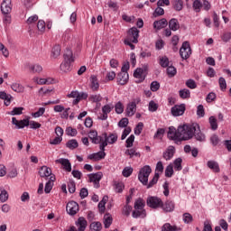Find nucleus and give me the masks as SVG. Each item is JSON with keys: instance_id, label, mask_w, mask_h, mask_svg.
Listing matches in <instances>:
<instances>
[{"instance_id": "1", "label": "nucleus", "mask_w": 231, "mask_h": 231, "mask_svg": "<svg viewBox=\"0 0 231 231\" xmlns=\"http://www.w3.org/2000/svg\"><path fill=\"white\" fill-rule=\"evenodd\" d=\"M194 131H196L194 124L179 125L177 129L174 126H170L168 138L175 142L177 145H180L182 142L192 140L194 138Z\"/></svg>"}, {"instance_id": "2", "label": "nucleus", "mask_w": 231, "mask_h": 231, "mask_svg": "<svg viewBox=\"0 0 231 231\" xmlns=\"http://www.w3.org/2000/svg\"><path fill=\"white\" fill-rule=\"evenodd\" d=\"M64 62L60 66L62 73H68L71 71V62H75V57H73V51L67 48L63 54Z\"/></svg>"}, {"instance_id": "3", "label": "nucleus", "mask_w": 231, "mask_h": 231, "mask_svg": "<svg viewBox=\"0 0 231 231\" xmlns=\"http://www.w3.org/2000/svg\"><path fill=\"white\" fill-rule=\"evenodd\" d=\"M151 172H152V169L151 166L145 165L143 166L138 173V180L143 185H147L149 183V176H151Z\"/></svg>"}, {"instance_id": "4", "label": "nucleus", "mask_w": 231, "mask_h": 231, "mask_svg": "<svg viewBox=\"0 0 231 231\" xmlns=\"http://www.w3.org/2000/svg\"><path fill=\"white\" fill-rule=\"evenodd\" d=\"M180 55L182 60H187L192 55V49L190 48V43L189 42H184L180 49Z\"/></svg>"}, {"instance_id": "5", "label": "nucleus", "mask_w": 231, "mask_h": 231, "mask_svg": "<svg viewBox=\"0 0 231 231\" xmlns=\"http://www.w3.org/2000/svg\"><path fill=\"white\" fill-rule=\"evenodd\" d=\"M149 69L148 65H143L142 68H137L134 71V79H139L138 82H143L147 77V71Z\"/></svg>"}, {"instance_id": "6", "label": "nucleus", "mask_w": 231, "mask_h": 231, "mask_svg": "<svg viewBox=\"0 0 231 231\" xmlns=\"http://www.w3.org/2000/svg\"><path fill=\"white\" fill-rule=\"evenodd\" d=\"M89 178V182L94 184L95 189H100V180L104 178V173L98 171L96 173H90L88 175Z\"/></svg>"}, {"instance_id": "7", "label": "nucleus", "mask_w": 231, "mask_h": 231, "mask_svg": "<svg viewBox=\"0 0 231 231\" xmlns=\"http://www.w3.org/2000/svg\"><path fill=\"white\" fill-rule=\"evenodd\" d=\"M146 204L150 208H160V207H163V201L158 197H148Z\"/></svg>"}, {"instance_id": "8", "label": "nucleus", "mask_w": 231, "mask_h": 231, "mask_svg": "<svg viewBox=\"0 0 231 231\" xmlns=\"http://www.w3.org/2000/svg\"><path fill=\"white\" fill-rule=\"evenodd\" d=\"M195 131H193V138L197 142H200V143H203V142L207 141V136L201 132V128H199V125L194 124Z\"/></svg>"}, {"instance_id": "9", "label": "nucleus", "mask_w": 231, "mask_h": 231, "mask_svg": "<svg viewBox=\"0 0 231 231\" xmlns=\"http://www.w3.org/2000/svg\"><path fill=\"white\" fill-rule=\"evenodd\" d=\"M138 37H140V31L138 30V28L132 27L131 29H129L128 39H130V41L134 42V44H138Z\"/></svg>"}, {"instance_id": "10", "label": "nucleus", "mask_w": 231, "mask_h": 231, "mask_svg": "<svg viewBox=\"0 0 231 231\" xmlns=\"http://www.w3.org/2000/svg\"><path fill=\"white\" fill-rule=\"evenodd\" d=\"M140 101V98H136L135 101L127 105L125 109L126 116H134V113H136V104H139Z\"/></svg>"}, {"instance_id": "11", "label": "nucleus", "mask_w": 231, "mask_h": 231, "mask_svg": "<svg viewBox=\"0 0 231 231\" xmlns=\"http://www.w3.org/2000/svg\"><path fill=\"white\" fill-rule=\"evenodd\" d=\"M0 8L3 15H8V14H12V0H4Z\"/></svg>"}, {"instance_id": "12", "label": "nucleus", "mask_w": 231, "mask_h": 231, "mask_svg": "<svg viewBox=\"0 0 231 231\" xmlns=\"http://www.w3.org/2000/svg\"><path fill=\"white\" fill-rule=\"evenodd\" d=\"M67 212L68 214H69V216H75L77 214V212H79V203H77L76 201H69L67 204Z\"/></svg>"}, {"instance_id": "13", "label": "nucleus", "mask_w": 231, "mask_h": 231, "mask_svg": "<svg viewBox=\"0 0 231 231\" xmlns=\"http://www.w3.org/2000/svg\"><path fill=\"white\" fill-rule=\"evenodd\" d=\"M185 113V104L176 105L171 107L172 116H181Z\"/></svg>"}, {"instance_id": "14", "label": "nucleus", "mask_w": 231, "mask_h": 231, "mask_svg": "<svg viewBox=\"0 0 231 231\" xmlns=\"http://www.w3.org/2000/svg\"><path fill=\"white\" fill-rule=\"evenodd\" d=\"M113 109H115V106L113 105H105L102 107L103 115H101V116L99 117V120H107V115H109V113H111Z\"/></svg>"}, {"instance_id": "15", "label": "nucleus", "mask_w": 231, "mask_h": 231, "mask_svg": "<svg viewBox=\"0 0 231 231\" xmlns=\"http://www.w3.org/2000/svg\"><path fill=\"white\" fill-rule=\"evenodd\" d=\"M129 80V74L127 72H120L117 74V82L120 86H125Z\"/></svg>"}, {"instance_id": "16", "label": "nucleus", "mask_w": 231, "mask_h": 231, "mask_svg": "<svg viewBox=\"0 0 231 231\" xmlns=\"http://www.w3.org/2000/svg\"><path fill=\"white\" fill-rule=\"evenodd\" d=\"M105 142H106L107 143H110L111 145H113V143H116V142L118 141V134H110L107 136L106 133L103 134Z\"/></svg>"}, {"instance_id": "17", "label": "nucleus", "mask_w": 231, "mask_h": 231, "mask_svg": "<svg viewBox=\"0 0 231 231\" xmlns=\"http://www.w3.org/2000/svg\"><path fill=\"white\" fill-rule=\"evenodd\" d=\"M89 80H90V84H89L90 89H92V91H98L100 88V84L98 83V79L97 78V76L95 75L90 76Z\"/></svg>"}, {"instance_id": "18", "label": "nucleus", "mask_w": 231, "mask_h": 231, "mask_svg": "<svg viewBox=\"0 0 231 231\" xmlns=\"http://www.w3.org/2000/svg\"><path fill=\"white\" fill-rule=\"evenodd\" d=\"M175 152H176V148H174V146H169L167 150L163 152L162 156L166 161L172 160Z\"/></svg>"}, {"instance_id": "19", "label": "nucleus", "mask_w": 231, "mask_h": 231, "mask_svg": "<svg viewBox=\"0 0 231 231\" xmlns=\"http://www.w3.org/2000/svg\"><path fill=\"white\" fill-rule=\"evenodd\" d=\"M56 163H60L67 172H71V162H69V159H58L56 160Z\"/></svg>"}, {"instance_id": "20", "label": "nucleus", "mask_w": 231, "mask_h": 231, "mask_svg": "<svg viewBox=\"0 0 231 231\" xmlns=\"http://www.w3.org/2000/svg\"><path fill=\"white\" fill-rule=\"evenodd\" d=\"M104 158H106V152H97L88 156V160H93L94 162H100Z\"/></svg>"}, {"instance_id": "21", "label": "nucleus", "mask_w": 231, "mask_h": 231, "mask_svg": "<svg viewBox=\"0 0 231 231\" xmlns=\"http://www.w3.org/2000/svg\"><path fill=\"white\" fill-rule=\"evenodd\" d=\"M76 226H79V231L86 230V227L88 226V220L83 217H79L78 221H76Z\"/></svg>"}, {"instance_id": "22", "label": "nucleus", "mask_w": 231, "mask_h": 231, "mask_svg": "<svg viewBox=\"0 0 231 231\" xmlns=\"http://www.w3.org/2000/svg\"><path fill=\"white\" fill-rule=\"evenodd\" d=\"M39 174L41 178H48L51 176V168L48 166H42L39 171Z\"/></svg>"}, {"instance_id": "23", "label": "nucleus", "mask_w": 231, "mask_h": 231, "mask_svg": "<svg viewBox=\"0 0 231 231\" xmlns=\"http://www.w3.org/2000/svg\"><path fill=\"white\" fill-rule=\"evenodd\" d=\"M167 24H168L167 19L162 18V19H161L159 21H155L153 23V28H155L156 30H162L163 28H166Z\"/></svg>"}, {"instance_id": "24", "label": "nucleus", "mask_w": 231, "mask_h": 231, "mask_svg": "<svg viewBox=\"0 0 231 231\" xmlns=\"http://www.w3.org/2000/svg\"><path fill=\"white\" fill-rule=\"evenodd\" d=\"M161 208L164 210V212H172L174 210V202L171 200H167L165 204L162 203Z\"/></svg>"}, {"instance_id": "25", "label": "nucleus", "mask_w": 231, "mask_h": 231, "mask_svg": "<svg viewBox=\"0 0 231 231\" xmlns=\"http://www.w3.org/2000/svg\"><path fill=\"white\" fill-rule=\"evenodd\" d=\"M169 28L172 30V32H178V30H180V22H178V19L172 18L170 20Z\"/></svg>"}, {"instance_id": "26", "label": "nucleus", "mask_w": 231, "mask_h": 231, "mask_svg": "<svg viewBox=\"0 0 231 231\" xmlns=\"http://www.w3.org/2000/svg\"><path fill=\"white\" fill-rule=\"evenodd\" d=\"M69 98H75L72 101L74 106H77L80 102V93L79 91H72L70 94L68 95Z\"/></svg>"}, {"instance_id": "27", "label": "nucleus", "mask_w": 231, "mask_h": 231, "mask_svg": "<svg viewBox=\"0 0 231 231\" xmlns=\"http://www.w3.org/2000/svg\"><path fill=\"white\" fill-rule=\"evenodd\" d=\"M108 199L109 197L104 196L102 200L98 203V208L101 214H104V212H106V204L107 203Z\"/></svg>"}, {"instance_id": "28", "label": "nucleus", "mask_w": 231, "mask_h": 231, "mask_svg": "<svg viewBox=\"0 0 231 231\" xmlns=\"http://www.w3.org/2000/svg\"><path fill=\"white\" fill-rule=\"evenodd\" d=\"M171 4L176 12L183 10V0H173Z\"/></svg>"}, {"instance_id": "29", "label": "nucleus", "mask_w": 231, "mask_h": 231, "mask_svg": "<svg viewBox=\"0 0 231 231\" xmlns=\"http://www.w3.org/2000/svg\"><path fill=\"white\" fill-rule=\"evenodd\" d=\"M208 167L211 169L213 172H219V163L216 161H208Z\"/></svg>"}, {"instance_id": "30", "label": "nucleus", "mask_w": 231, "mask_h": 231, "mask_svg": "<svg viewBox=\"0 0 231 231\" xmlns=\"http://www.w3.org/2000/svg\"><path fill=\"white\" fill-rule=\"evenodd\" d=\"M0 201L1 203H6V201H8V191H6V189H5V188L1 187L0 188Z\"/></svg>"}, {"instance_id": "31", "label": "nucleus", "mask_w": 231, "mask_h": 231, "mask_svg": "<svg viewBox=\"0 0 231 231\" xmlns=\"http://www.w3.org/2000/svg\"><path fill=\"white\" fill-rule=\"evenodd\" d=\"M51 59H59L60 57V45H55L51 50Z\"/></svg>"}, {"instance_id": "32", "label": "nucleus", "mask_w": 231, "mask_h": 231, "mask_svg": "<svg viewBox=\"0 0 231 231\" xmlns=\"http://www.w3.org/2000/svg\"><path fill=\"white\" fill-rule=\"evenodd\" d=\"M0 98L5 100V106H9L12 102V95H7L6 92H0Z\"/></svg>"}, {"instance_id": "33", "label": "nucleus", "mask_w": 231, "mask_h": 231, "mask_svg": "<svg viewBox=\"0 0 231 231\" xmlns=\"http://www.w3.org/2000/svg\"><path fill=\"white\" fill-rule=\"evenodd\" d=\"M179 230H181V228H178V226H171V225L169 224V223H166V224H164V225L162 226V231H179Z\"/></svg>"}, {"instance_id": "34", "label": "nucleus", "mask_w": 231, "mask_h": 231, "mask_svg": "<svg viewBox=\"0 0 231 231\" xmlns=\"http://www.w3.org/2000/svg\"><path fill=\"white\" fill-rule=\"evenodd\" d=\"M66 147L73 151V149H77V147H79V142L77 141V139L69 140L66 143Z\"/></svg>"}, {"instance_id": "35", "label": "nucleus", "mask_w": 231, "mask_h": 231, "mask_svg": "<svg viewBox=\"0 0 231 231\" xmlns=\"http://www.w3.org/2000/svg\"><path fill=\"white\" fill-rule=\"evenodd\" d=\"M158 180H160V173L155 172L152 180L147 183V189H152V187H154L158 183Z\"/></svg>"}, {"instance_id": "36", "label": "nucleus", "mask_w": 231, "mask_h": 231, "mask_svg": "<svg viewBox=\"0 0 231 231\" xmlns=\"http://www.w3.org/2000/svg\"><path fill=\"white\" fill-rule=\"evenodd\" d=\"M11 88L13 89V91H15L16 93H24V88L23 87V85L19 83H13L11 85Z\"/></svg>"}, {"instance_id": "37", "label": "nucleus", "mask_w": 231, "mask_h": 231, "mask_svg": "<svg viewBox=\"0 0 231 231\" xmlns=\"http://www.w3.org/2000/svg\"><path fill=\"white\" fill-rule=\"evenodd\" d=\"M104 219L105 228H109V226H111V225L113 224V217H111V215L106 214L104 216Z\"/></svg>"}, {"instance_id": "38", "label": "nucleus", "mask_w": 231, "mask_h": 231, "mask_svg": "<svg viewBox=\"0 0 231 231\" xmlns=\"http://www.w3.org/2000/svg\"><path fill=\"white\" fill-rule=\"evenodd\" d=\"M28 125H30V119L20 120L18 121L16 129H24L25 127H28Z\"/></svg>"}, {"instance_id": "39", "label": "nucleus", "mask_w": 231, "mask_h": 231, "mask_svg": "<svg viewBox=\"0 0 231 231\" xmlns=\"http://www.w3.org/2000/svg\"><path fill=\"white\" fill-rule=\"evenodd\" d=\"M201 8H203V4L199 0H195L193 2V10L197 12V14H199L201 12Z\"/></svg>"}, {"instance_id": "40", "label": "nucleus", "mask_w": 231, "mask_h": 231, "mask_svg": "<svg viewBox=\"0 0 231 231\" xmlns=\"http://www.w3.org/2000/svg\"><path fill=\"white\" fill-rule=\"evenodd\" d=\"M172 174H174V166L170 164L165 169V176L166 178H172Z\"/></svg>"}, {"instance_id": "41", "label": "nucleus", "mask_w": 231, "mask_h": 231, "mask_svg": "<svg viewBox=\"0 0 231 231\" xmlns=\"http://www.w3.org/2000/svg\"><path fill=\"white\" fill-rule=\"evenodd\" d=\"M100 230H102V223L92 222L90 224V231H100Z\"/></svg>"}, {"instance_id": "42", "label": "nucleus", "mask_w": 231, "mask_h": 231, "mask_svg": "<svg viewBox=\"0 0 231 231\" xmlns=\"http://www.w3.org/2000/svg\"><path fill=\"white\" fill-rule=\"evenodd\" d=\"M183 160L181 158H177L174 162H173V165H174V169L175 171H181V169H183V167L181 166Z\"/></svg>"}, {"instance_id": "43", "label": "nucleus", "mask_w": 231, "mask_h": 231, "mask_svg": "<svg viewBox=\"0 0 231 231\" xmlns=\"http://www.w3.org/2000/svg\"><path fill=\"white\" fill-rule=\"evenodd\" d=\"M179 95L180 97V98H189L190 97V90L184 88V89H180L179 91Z\"/></svg>"}, {"instance_id": "44", "label": "nucleus", "mask_w": 231, "mask_h": 231, "mask_svg": "<svg viewBox=\"0 0 231 231\" xmlns=\"http://www.w3.org/2000/svg\"><path fill=\"white\" fill-rule=\"evenodd\" d=\"M29 69L32 73H41L42 71V66L39 64L30 65Z\"/></svg>"}, {"instance_id": "45", "label": "nucleus", "mask_w": 231, "mask_h": 231, "mask_svg": "<svg viewBox=\"0 0 231 231\" xmlns=\"http://www.w3.org/2000/svg\"><path fill=\"white\" fill-rule=\"evenodd\" d=\"M163 134H165V129L164 128H159L155 134L153 135L154 140H162L163 138Z\"/></svg>"}, {"instance_id": "46", "label": "nucleus", "mask_w": 231, "mask_h": 231, "mask_svg": "<svg viewBox=\"0 0 231 231\" xmlns=\"http://www.w3.org/2000/svg\"><path fill=\"white\" fill-rule=\"evenodd\" d=\"M68 189L70 194H75V191L77 190V185L75 184V180L69 181Z\"/></svg>"}, {"instance_id": "47", "label": "nucleus", "mask_w": 231, "mask_h": 231, "mask_svg": "<svg viewBox=\"0 0 231 231\" xmlns=\"http://www.w3.org/2000/svg\"><path fill=\"white\" fill-rule=\"evenodd\" d=\"M115 110L117 115H122V113H124V104H122L120 101L117 102L115 105Z\"/></svg>"}, {"instance_id": "48", "label": "nucleus", "mask_w": 231, "mask_h": 231, "mask_svg": "<svg viewBox=\"0 0 231 231\" xmlns=\"http://www.w3.org/2000/svg\"><path fill=\"white\" fill-rule=\"evenodd\" d=\"M209 124L212 131H217V119H216L214 116L209 117Z\"/></svg>"}, {"instance_id": "49", "label": "nucleus", "mask_w": 231, "mask_h": 231, "mask_svg": "<svg viewBox=\"0 0 231 231\" xmlns=\"http://www.w3.org/2000/svg\"><path fill=\"white\" fill-rule=\"evenodd\" d=\"M133 217L138 218V217H145V210H134L132 213Z\"/></svg>"}, {"instance_id": "50", "label": "nucleus", "mask_w": 231, "mask_h": 231, "mask_svg": "<svg viewBox=\"0 0 231 231\" xmlns=\"http://www.w3.org/2000/svg\"><path fill=\"white\" fill-rule=\"evenodd\" d=\"M148 109L151 113H155V111H158V104H156V102L154 101H150L149 102V106H148Z\"/></svg>"}, {"instance_id": "51", "label": "nucleus", "mask_w": 231, "mask_h": 231, "mask_svg": "<svg viewBox=\"0 0 231 231\" xmlns=\"http://www.w3.org/2000/svg\"><path fill=\"white\" fill-rule=\"evenodd\" d=\"M142 131H143V123L140 122L134 128V134L140 136V134H142Z\"/></svg>"}, {"instance_id": "52", "label": "nucleus", "mask_w": 231, "mask_h": 231, "mask_svg": "<svg viewBox=\"0 0 231 231\" xmlns=\"http://www.w3.org/2000/svg\"><path fill=\"white\" fill-rule=\"evenodd\" d=\"M210 142L212 145L216 147L217 145H219V143L221 142V140H219V136H217V134H213L210 137Z\"/></svg>"}, {"instance_id": "53", "label": "nucleus", "mask_w": 231, "mask_h": 231, "mask_svg": "<svg viewBox=\"0 0 231 231\" xmlns=\"http://www.w3.org/2000/svg\"><path fill=\"white\" fill-rule=\"evenodd\" d=\"M23 111H24V107H14L10 113L9 115H11V116H15L17 115H21L23 113Z\"/></svg>"}, {"instance_id": "54", "label": "nucleus", "mask_w": 231, "mask_h": 231, "mask_svg": "<svg viewBox=\"0 0 231 231\" xmlns=\"http://www.w3.org/2000/svg\"><path fill=\"white\" fill-rule=\"evenodd\" d=\"M176 73H177V70L174 68V66L171 65V66L167 67V74L169 77H171V78L175 77Z\"/></svg>"}, {"instance_id": "55", "label": "nucleus", "mask_w": 231, "mask_h": 231, "mask_svg": "<svg viewBox=\"0 0 231 231\" xmlns=\"http://www.w3.org/2000/svg\"><path fill=\"white\" fill-rule=\"evenodd\" d=\"M218 84L221 91H225L226 89V79H225V78L220 77L218 79Z\"/></svg>"}, {"instance_id": "56", "label": "nucleus", "mask_w": 231, "mask_h": 231, "mask_svg": "<svg viewBox=\"0 0 231 231\" xmlns=\"http://www.w3.org/2000/svg\"><path fill=\"white\" fill-rule=\"evenodd\" d=\"M122 174L125 178H129V176H131V174H133V167H125L123 170Z\"/></svg>"}, {"instance_id": "57", "label": "nucleus", "mask_w": 231, "mask_h": 231, "mask_svg": "<svg viewBox=\"0 0 231 231\" xmlns=\"http://www.w3.org/2000/svg\"><path fill=\"white\" fill-rule=\"evenodd\" d=\"M193 220H194V218L192 217V215H190V213H184L183 214V221L187 225H189V223H192Z\"/></svg>"}, {"instance_id": "58", "label": "nucleus", "mask_w": 231, "mask_h": 231, "mask_svg": "<svg viewBox=\"0 0 231 231\" xmlns=\"http://www.w3.org/2000/svg\"><path fill=\"white\" fill-rule=\"evenodd\" d=\"M125 154L130 156V158H133V156H137L138 158H140V152H137L134 148L126 150Z\"/></svg>"}, {"instance_id": "59", "label": "nucleus", "mask_w": 231, "mask_h": 231, "mask_svg": "<svg viewBox=\"0 0 231 231\" xmlns=\"http://www.w3.org/2000/svg\"><path fill=\"white\" fill-rule=\"evenodd\" d=\"M66 134H68V136H77L78 132H77V129H75L71 126H69L66 129Z\"/></svg>"}, {"instance_id": "60", "label": "nucleus", "mask_w": 231, "mask_h": 231, "mask_svg": "<svg viewBox=\"0 0 231 231\" xmlns=\"http://www.w3.org/2000/svg\"><path fill=\"white\" fill-rule=\"evenodd\" d=\"M197 115L199 116V118H203V116H205V107L203 106V105L198 106Z\"/></svg>"}, {"instance_id": "61", "label": "nucleus", "mask_w": 231, "mask_h": 231, "mask_svg": "<svg viewBox=\"0 0 231 231\" xmlns=\"http://www.w3.org/2000/svg\"><path fill=\"white\" fill-rule=\"evenodd\" d=\"M186 86L189 89H196V88H198V85L196 84V81L194 79H188L186 81Z\"/></svg>"}, {"instance_id": "62", "label": "nucleus", "mask_w": 231, "mask_h": 231, "mask_svg": "<svg viewBox=\"0 0 231 231\" xmlns=\"http://www.w3.org/2000/svg\"><path fill=\"white\" fill-rule=\"evenodd\" d=\"M143 207H145V205L143 204V200H142L141 199H137L134 203V208L135 210H142L143 208Z\"/></svg>"}, {"instance_id": "63", "label": "nucleus", "mask_w": 231, "mask_h": 231, "mask_svg": "<svg viewBox=\"0 0 231 231\" xmlns=\"http://www.w3.org/2000/svg\"><path fill=\"white\" fill-rule=\"evenodd\" d=\"M129 125V119L127 117H123L119 122H118V127H127Z\"/></svg>"}, {"instance_id": "64", "label": "nucleus", "mask_w": 231, "mask_h": 231, "mask_svg": "<svg viewBox=\"0 0 231 231\" xmlns=\"http://www.w3.org/2000/svg\"><path fill=\"white\" fill-rule=\"evenodd\" d=\"M160 65L162 66V68H168L169 67V58H167V56L161 58Z\"/></svg>"}]
</instances>
